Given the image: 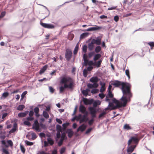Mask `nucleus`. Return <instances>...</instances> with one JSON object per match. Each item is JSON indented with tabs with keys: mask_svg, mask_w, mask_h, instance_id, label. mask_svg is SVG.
I'll return each instance as SVG.
<instances>
[{
	"mask_svg": "<svg viewBox=\"0 0 154 154\" xmlns=\"http://www.w3.org/2000/svg\"><path fill=\"white\" fill-rule=\"evenodd\" d=\"M112 84L116 87H119L122 86V90L123 95L120 100V107H124L126 106L128 100H130L132 97V94L131 91V85L127 82L116 81Z\"/></svg>",
	"mask_w": 154,
	"mask_h": 154,
	"instance_id": "1",
	"label": "nucleus"
},
{
	"mask_svg": "<svg viewBox=\"0 0 154 154\" xmlns=\"http://www.w3.org/2000/svg\"><path fill=\"white\" fill-rule=\"evenodd\" d=\"M60 83L63 84V86L60 87V92H63L66 88L70 89L73 88L74 82L73 79L70 76L64 75L60 78Z\"/></svg>",
	"mask_w": 154,
	"mask_h": 154,
	"instance_id": "2",
	"label": "nucleus"
},
{
	"mask_svg": "<svg viewBox=\"0 0 154 154\" xmlns=\"http://www.w3.org/2000/svg\"><path fill=\"white\" fill-rule=\"evenodd\" d=\"M102 61V60L101 59L100 60L97 62L94 61V62H93L92 60L89 61L88 60L87 63L86 65V64H85L84 65L85 66H86L88 65L90 66H93L97 68H99L100 67Z\"/></svg>",
	"mask_w": 154,
	"mask_h": 154,
	"instance_id": "3",
	"label": "nucleus"
},
{
	"mask_svg": "<svg viewBox=\"0 0 154 154\" xmlns=\"http://www.w3.org/2000/svg\"><path fill=\"white\" fill-rule=\"evenodd\" d=\"M47 142L45 141L44 142V146L46 147L48 146V144L51 146H52L54 143V140L51 137H48L47 139Z\"/></svg>",
	"mask_w": 154,
	"mask_h": 154,
	"instance_id": "4",
	"label": "nucleus"
},
{
	"mask_svg": "<svg viewBox=\"0 0 154 154\" xmlns=\"http://www.w3.org/2000/svg\"><path fill=\"white\" fill-rule=\"evenodd\" d=\"M8 145L6 144V141L5 140H3L1 141V143L5 146L6 148H8L9 146L12 147L13 146V143L12 141L11 140H8L7 141Z\"/></svg>",
	"mask_w": 154,
	"mask_h": 154,
	"instance_id": "5",
	"label": "nucleus"
},
{
	"mask_svg": "<svg viewBox=\"0 0 154 154\" xmlns=\"http://www.w3.org/2000/svg\"><path fill=\"white\" fill-rule=\"evenodd\" d=\"M72 54V51L69 49L66 50L65 53V58L67 61H69L71 58Z\"/></svg>",
	"mask_w": 154,
	"mask_h": 154,
	"instance_id": "6",
	"label": "nucleus"
},
{
	"mask_svg": "<svg viewBox=\"0 0 154 154\" xmlns=\"http://www.w3.org/2000/svg\"><path fill=\"white\" fill-rule=\"evenodd\" d=\"M41 25L43 27L48 29H54V25L49 23H43L42 22L40 23Z\"/></svg>",
	"mask_w": 154,
	"mask_h": 154,
	"instance_id": "7",
	"label": "nucleus"
},
{
	"mask_svg": "<svg viewBox=\"0 0 154 154\" xmlns=\"http://www.w3.org/2000/svg\"><path fill=\"white\" fill-rule=\"evenodd\" d=\"M138 141L139 140L137 137H131L128 142V146H130L132 142L134 143H137Z\"/></svg>",
	"mask_w": 154,
	"mask_h": 154,
	"instance_id": "8",
	"label": "nucleus"
},
{
	"mask_svg": "<svg viewBox=\"0 0 154 154\" xmlns=\"http://www.w3.org/2000/svg\"><path fill=\"white\" fill-rule=\"evenodd\" d=\"M114 95L112 93V91H108V94L106 95L105 100L106 102H109L110 100V99L113 98Z\"/></svg>",
	"mask_w": 154,
	"mask_h": 154,
	"instance_id": "9",
	"label": "nucleus"
},
{
	"mask_svg": "<svg viewBox=\"0 0 154 154\" xmlns=\"http://www.w3.org/2000/svg\"><path fill=\"white\" fill-rule=\"evenodd\" d=\"M136 146V145H132L127 147V151L128 154H130L134 151Z\"/></svg>",
	"mask_w": 154,
	"mask_h": 154,
	"instance_id": "10",
	"label": "nucleus"
},
{
	"mask_svg": "<svg viewBox=\"0 0 154 154\" xmlns=\"http://www.w3.org/2000/svg\"><path fill=\"white\" fill-rule=\"evenodd\" d=\"M83 101L85 105H87L91 104L93 103L94 100L92 99L90 100L86 98H83Z\"/></svg>",
	"mask_w": 154,
	"mask_h": 154,
	"instance_id": "11",
	"label": "nucleus"
},
{
	"mask_svg": "<svg viewBox=\"0 0 154 154\" xmlns=\"http://www.w3.org/2000/svg\"><path fill=\"white\" fill-rule=\"evenodd\" d=\"M33 128L37 131L39 129V125L37 120H35L33 126Z\"/></svg>",
	"mask_w": 154,
	"mask_h": 154,
	"instance_id": "12",
	"label": "nucleus"
},
{
	"mask_svg": "<svg viewBox=\"0 0 154 154\" xmlns=\"http://www.w3.org/2000/svg\"><path fill=\"white\" fill-rule=\"evenodd\" d=\"M95 27H90L87 29L85 31H95L100 29L102 28V27L100 26H97L95 25Z\"/></svg>",
	"mask_w": 154,
	"mask_h": 154,
	"instance_id": "13",
	"label": "nucleus"
},
{
	"mask_svg": "<svg viewBox=\"0 0 154 154\" xmlns=\"http://www.w3.org/2000/svg\"><path fill=\"white\" fill-rule=\"evenodd\" d=\"M79 111L82 113H87L86 111V109L84 106L82 105H81L79 107Z\"/></svg>",
	"mask_w": 154,
	"mask_h": 154,
	"instance_id": "14",
	"label": "nucleus"
},
{
	"mask_svg": "<svg viewBox=\"0 0 154 154\" xmlns=\"http://www.w3.org/2000/svg\"><path fill=\"white\" fill-rule=\"evenodd\" d=\"M95 42L94 41V39L91 42L89 43L88 45V47L89 50L92 51L94 48V44H95Z\"/></svg>",
	"mask_w": 154,
	"mask_h": 154,
	"instance_id": "15",
	"label": "nucleus"
},
{
	"mask_svg": "<svg viewBox=\"0 0 154 154\" xmlns=\"http://www.w3.org/2000/svg\"><path fill=\"white\" fill-rule=\"evenodd\" d=\"M86 128V126L84 124H83L80 126L77 130V132H78L79 131L83 132L85 130Z\"/></svg>",
	"mask_w": 154,
	"mask_h": 154,
	"instance_id": "16",
	"label": "nucleus"
},
{
	"mask_svg": "<svg viewBox=\"0 0 154 154\" xmlns=\"http://www.w3.org/2000/svg\"><path fill=\"white\" fill-rule=\"evenodd\" d=\"M93 84H92L89 83L87 85L88 87L89 88H97L98 86V84L97 83H93Z\"/></svg>",
	"mask_w": 154,
	"mask_h": 154,
	"instance_id": "17",
	"label": "nucleus"
},
{
	"mask_svg": "<svg viewBox=\"0 0 154 154\" xmlns=\"http://www.w3.org/2000/svg\"><path fill=\"white\" fill-rule=\"evenodd\" d=\"M99 79L97 77H93L90 79V81L92 83H97L98 82Z\"/></svg>",
	"mask_w": 154,
	"mask_h": 154,
	"instance_id": "18",
	"label": "nucleus"
},
{
	"mask_svg": "<svg viewBox=\"0 0 154 154\" xmlns=\"http://www.w3.org/2000/svg\"><path fill=\"white\" fill-rule=\"evenodd\" d=\"M66 132L68 134V137L70 138H71L73 135V132L71 129H67Z\"/></svg>",
	"mask_w": 154,
	"mask_h": 154,
	"instance_id": "19",
	"label": "nucleus"
},
{
	"mask_svg": "<svg viewBox=\"0 0 154 154\" xmlns=\"http://www.w3.org/2000/svg\"><path fill=\"white\" fill-rule=\"evenodd\" d=\"M34 111L35 113L36 117L37 118L38 117L40 116L39 114V110L38 108V107H35L34 109Z\"/></svg>",
	"mask_w": 154,
	"mask_h": 154,
	"instance_id": "20",
	"label": "nucleus"
},
{
	"mask_svg": "<svg viewBox=\"0 0 154 154\" xmlns=\"http://www.w3.org/2000/svg\"><path fill=\"white\" fill-rule=\"evenodd\" d=\"M28 111H26L24 112H20L19 113L18 115V116L19 118H22L26 116V115L28 114Z\"/></svg>",
	"mask_w": 154,
	"mask_h": 154,
	"instance_id": "21",
	"label": "nucleus"
},
{
	"mask_svg": "<svg viewBox=\"0 0 154 154\" xmlns=\"http://www.w3.org/2000/svg\"><path fill=\"white\" fill-rule=\"evenodd\" d=\"M48 67V65L46 64L42 68L39 72V73L41 75L47 69V68Z\"/></svg>",
	"mask_w": 154,
	"mask_h": 154,
	"instance_id": "22",
	"label": "nucleus"
},
{
	"mask_svg": "<svg viewBox=\"0 0 154 154\" xmlns=\"http://www.w3.org/2000/svg\"><path fill=\"white\" fill-rule=\"evenodd\" d=\"M108 102H109L108 107L110 108V109L111 110H113L116 108L117 107H116V106H114L112 103L110 102V101Z\"/></svg>",
	"mask_w": 154,
	"mask_h": 154,
	"instance_id": "23",
	"label": "nucleus"
},
{
	"mask_svg": "<svg viewBox=\"0 0 154 154\" xmlns=\"http://www.w3.org/2000/svg\"><path fill=\"white\" fill-rule=\"evenodd\" d=\"M100 84L101 85V87L100 90V91L101 92H103L106 89V88H105V83H102L101 82H100Z\"/></svg>",
	"mask_w": 154,
	"mask_h": 154,
	"instance_id": "24",
	"label": "nucleus"
},
{
	"mask_svg": "<svg viewBox=\"0 0 154 154\" xmlns=\"http://www.w3.org/2000/svg\"><path fill=\"white\" fill-rule=\"evenodd\" d=\"M89 110L90 112L91 115H93L96 114V112L95 109L93 107H90L89 108Z\"/></svg>",
	"mask_w": 154,
	"mask_h": 154,
	"instance_id": "25",
	"label": "nucleus"
},
{
	"mask_svg": "<svg viewBox=\"0 0 154 154\" xmlns=\"http://www.w3.org/2000/svg\"><path fill=\"white\" fill-rule=\"evenodd\" d=\"M101 55L99 54H95L93 58V60L95 62L99 60L101 57Z\"/></svg>",
	"mask_w": 154,
	"mask_h": 154,
	"instance_id": "26",
	"label": "nucleus"
},
{
	"mask_svg": "<svg viewBox=\"0 0 154 154\" xmlns=\"http://www.w3.org/2000/svg\"><path fill=\"white\" fill-rule=\"evenodd\" d=\"M17 125L16 124H14L13 128L9 131V134H11L17 130Z\"/></svg>",
	"mask_w": 154,
	"mask_h": 154,
	"instance_id": "27",
	"label": "nucleus"
},
{
	"mask_svg": "<svg viewBox=\"0 0 154 154\" xmlns=\"http://www.w3.org/2000/svg\"><path fill=\"white\" fill-rule=\"evenodd\" d=\"M112 102L116 104V107H120V101L117 100L116 98H114L112 100Z\"/></svg>",
	"mask_w": 154,
	"mask_h": 154,
	"instance_id": "28",
	"label": "nucleus"
},
{
	"mask_svg": "<svg viewBox=\"0 0 154 154\" xmlns=\"http://www.w3.org/2000/svg\"><path fill=\"white\" fill-rule=\"evenodd\" d=\"M89 34L88 32H84L82 33L80 35V38H83L87 37Z\"/></svg>",
	"mask_w": 154,
	"mask_h": 154,
	"instance_id": "29",
	"label": "nucleus"
},
{
	"mask_svg": "<svg viewBox=\"0 0 154 154\" xmlns=\"http://www.w3.org/2000/svg\"><path fill=\"white\" fill-rule=\"evenodd\" d=\"M101 104V102L99 100L95 101L93 103V106L94 107H96L97 105H99Z\"/></svg>",
	"mask_w": 154,
	"mask_h": 154,
	"instance_id": "30",
	"label": "nucleus"
},
{
	"mask_svg": "<svg viewBox=\"0 0 154 154\" xmlns=\"http://www.w3.org/2000/svg\"><path fill=\"white\" fill-rule=\"evenodd\" d=\"M25 107V106L24 105H20L18 106L17 108V109L18 110L22 111L24 109Z\"/></svg>",
	"mask_w": 154,
	"mask_h": 154,
	"instance_id": "31",
	"label": "nucleus"
},
{
	"mask_svg": "<svg viewBox=\"0 0 154 154\" xmlns=\"http://www.w3.org/2000/svg\"><path fill=\"white\" fill-rule=\"evenodd\" d=\"M83 59L84 61V65L85 64H86L87 63L88 61V60L87 59V57L85 54H84L83 56Z\"/></svg>",
	"mask_w": 154,
	"mask_h": 154,
	"instance_id": "32",
	"label": "nucleus"
},
{
	"mask_svg": "<svg viewBox=\"0 0 154 154\" xmlns=\"http://www.w3.org/2000/svg\"><path fill=\"white\" fill-rule=\"evenodd\" d=\"M2 151L5 154H9V152L8 150L6 149L4 147H2Z\"/></svg>",
	"mask_w": 154,
	"mask_h": 154,
	"instance_id": "33",
	"label": "nucleus"
},
{
	"mask_svg": "<svg viewBox=\"0 0 154 154\" xmlns=\"http://www.w3.org/2000/svg\"><path fill=\"white\" fill-rule=\"evenodd\" d=\"M43 116L46 119H48L49 117V116L48 113L46 111H43Z\"/></svg>",
	"mask_w": 154,
	"mask_h": 154,
	"instance_id": "34",
	"label": "nucleus"
},
{
	"mask_svg": "<svg viewBox=\"0 0 154 154\" xmlns=\"http://www.w3.org/2000/svg\"><path fill=\"white\" fill-rule=\"evenodd\" d=\"M32 138V140H34L37 137V136L36 134L35 133L32 132L31 134Z\"/></svg>",
	"mask_w": 154,
	"mask_h": 154,
	"instance_id": "35",
	"label": "nucleus"
},
{
	"mask_svg": "<svg viewBox=\"0 0 154 154\" xmlns=\"http://www.w3.org/2000/svg\"><path fill=\"white\" fill-rule=\"evenodd\" d=\"M101 50V48L100 46H97L95 49V51L96 53H98L100 52Z\"/></svg>",
	"mask_w": 154,
	"mask_h": 154,
	"instance_id": "36",
	"label": "nucleus"
},
{
	"mask_svg": "<svg viewBox=\"0 0 154 154\" xmlns=\"http://www.w3.org/2000/svg\"><path fill=\"white\" fill-rule=\"evenodd\" d=\"M124 128L125 129L127 130H129L131 129V128L130 126H129L127 124H125L124 125Z\"/></svg>",
	"mask_w": 154,
	"mask_h": 154,
	"instance_id": "37",
	"label": "nucleus"
},
{
	"mask_svg": "<svg viewBox=\"0 0 154 154\" xmlns=\"http://www.w3.org/2000/svg\"><path fill=\"white\" fill-rule=\"evenodd\" d=\"M79 48V47L77 45H76L75 48V49L74 50L73 53L75 55L77 54Z\"/></svg>",
	"mask_w": 154,
	"mask_h": 154,
	"instance_id": "38",
	"label": "nucleus"
},
{
	"mask_svg": "<svg viewBox=\"0 0 154 154\" xmlns=\"http://www.w3.org/2000/svg\"><path fill=\"white\" fill-rule=\"evenodd\" d=\"M56 128L57 131L59 132L62 131V127L61 126L59 125H56Z\"/></svg>",
	"mask_w": 154,
	"mask_h": 154,
	"instance_id": "39",
	"label": "nucleus"
},
{
	"mask_svg": "<svg viewBox=\"0 0 154 154\" xmlns=\"http://www.w3.org/2000/svg\"><path fill=\"white\" fill-rule=\"evenodd\" d=\"M106 113V112H103L99 115V118H100L102 117H103L105 115Z\"/></svg>",
	"mask_w": 154,
	"mask_h": 154,
	"instance_id": "40",
	"label": "nucleus"
},
{
	"mask_svg": "<svg viewBox=\"0 0 154 154\" xmlns=\"http://www.w3.org/2000/svg\"><path fill=\"white\" fill-rule=\"evenodd\" d=\"M25 143L27 146H32L33 144V143L32 142H29L27 140H26Z\"/></svg>",
	"mask_w": 154,
	"mask_h": 154,
	"instance_id": "41",
	"label": "nucleus"
},
{
	"mask_svg": "<svg viewBox=\"0 0 154 154\" xmlns=\"http://www.w3.org/2000/svg\"><path fill=\"white\" fill-rule=\"evenodd\" d=\"M27 91H25L23 92L21 95V100H23L25 96L27 94Z\"/></svg>",
	"mask_w": 154,
	"mask_h": 154,
	"instance_id": "42",
	"label": "nucleus"
},
{
	"mask_svg": "<svg viewBox=\"0 0 154 154\" xmlns=\"http://www.w3.org/2000/svg\"><path fill=\"white\" fill-rule=\"evenodd\" d=\"M9 95V93L8 92H4L2 94V97L5 98Z\"/></svg>",
	"mask_w": 154,
	"mask_h": 154,
	"instance_id": "43",
	"label": "nucleus"
},
{
	"mask_svg": "<svg viewBox=\"0 0 154 154\" xmlns=\"http://www.w3.org/2000/svg\"><path fill=\"white\" fill-rule=\"evenodd\" d=\"M94 54V51L89 52L88 54V57L89 58H91Z\"/></svg>",
	"mask_w": 154,
	"mask_h": 154,
	"instance_id": "44",
	"label": "nucleus"
},
{
	"mask_svg": "<svg viewBox=\"0 0 154 154\" xmlns=\"http://www.w3.org/2000/svg\"><path fill=\"white\" fill-rule=\"evenodd\" d=\"M147 44L150 46L151 49H152L154 47V42H150L147 43Z\"/></svg>",
	"mask_w": 154,
	"mask_h": 154,
	"instance_id": "45",
	"label": "nucleus"
},
{
	"mask_svg": "<svg viewBox=\"0 0 154 154\" xmlns=\"http://www.w3.org/2000/svg\"><path fill=\"white\" fill-rule=\"evenodd\" d=\"M125 74L128 77V79H130V75L129 71L128 69H126L125 71Z\"/></svg>",
	"mask_w": 154,
	"mask_h": 154,
	"instance_id": "46",
	"label": "nucleus"
},
{
	"mask_svg": "<svg viewBox=\"0 0 154 154\" xmlns=\"http://www.w3.org/2000/svg\"><path fill=\"white\" fill-rule=\"evenodd\" d=\"M83 75L85 77H86L88 75V71L86 69H84L83 71Z\"/></svg>",
	"mask_w": 154,
	"mask_h": 154,
	"instance_id": "47",
	"label": "nucleus"
},
{
	"mask_svg": "<svg viewBox=\"0 0 154 154\" xmlns=\"http://www.w3.org/2000/svg\"><path fill=\"white\" fill-rule=\"evenodd\" d=\"M20 149H21V151L22 152L24 153L25 152V149L24 147V146L23 145H20Z\"/></svg>",
	"mask_w": 154,
	"mask_h": 154,
	"instance_id": "48",
	"label": "nucleus"
},
{
	"mask_svg": "<svg viewBox=\"0 0 154 154\" xmlns=\"http://www.w3.org/2000/svg\"><path fill=\"white\" fill-rule=\"evenodd\" d=\"M99 96L101 99H103L105 97V95L103 93H100L98 95Z\"/></svg>",
	"mask_w": 154,
	"mask_h": 154,
	"instance_id": "49",
	"label": "nucleus"
},
{
	"mask_svg": "<svg viewBox=\"0 0 154 154\" xmlns=\"http://www.w3.org/2000/svg\"><path fill=\"white\" fill-rule=\"evenodd\" d=\"M69 123H64L62 125V126L64 129H65L69 125Z\"/></svg>",
	"mask_w": 154,
	"mask_h": 154,
	"instance_id": "50",
	"label": "nucleus"
},
{
	"mask_svg": "<svg viewBox=\"0 0 154 154\" xmlns=\"http://www.w3.org/2000/svg\"><path fill=\"white\" fill-rule=\"evenodd\" d=\"M101 39H96V40H95L94 39V41L95 42V43L98 45H99L100 44L101 42Z\"/></svg>",
	"mask_w": 154,
	"mask_h": 154,
	"instance_id": "51",
	"label": "nucleus"
},
{
	"mask_svg": "<svg viewBox=\"0 0 154 154\" xmlns=\"http://www.w3.org/2000/svg\"><path fill=\"white\" fill-rule=\"evenodd\" d=\"M98 90L97 89H94L91 91V93L92 94H94L97 93Z\"/></svg>",
	"mask_w": 154,
	"mask_h": 154,
	"instance_id": "52",
	"label": "nucleus"
},
{
	"mask_svg": "<svg viewBox=\"0 0 154 154\" xmlns=\"http://www.w3.org/2000/svg\"><path fill=\"white\" fill-rule=\"evenodd\" d=\"M87 46L86 45H84L83 46L82 48V51H83L85 53H86L87 52Z\"/></svg>",
	"mask_w": 154,
	"mask_h": 154,
	"instance_id": "53",
	"label": "nucleus"
},
{
	"mask_svg": "<svg viewBox=\"0 0 154 154\" xmlns=\"http://www.w3.org/2000/svg\"><path fill=\"white\" fill-rule=\"evenodd\" d=\"M66 150V148L65 147L62 148L60 150V154H63L65 152Z\"/></svg>",
	"mask_w": 154,
	"mask_h": 154,
	"instance_id": "54",
	"label": "nucleus"
},
{
	"mask_svg": "<svg viewBox=\"0 0 154 154\" xmlns=\"http://www.w3.org/2000/svg\"><path fill=\"white\" fill-rule=\"evenodd\" d=\"M34 118L33 117H28L26 118V119L29 121H32L34 120Z\"/></svg>",
	"mask_w": 154,
	"mask_h": 154,
	"instance_id": "55",
	"label": "nucleus"
},
{
	"mask_svg": "<svg viewBox=\"0 0 154 154\" xmlns=\"http://www.w3.org/2000/svg\"><path fill=\"white\" fill-rule=\"evenodd\" d=\"M82 94L86 97L88 95V93L85 90L82 91Z\"/></svg>",
	"mask_w": 154,
	"mask_h": 154,
	"instance_id": "56",
	"label": "nucleus"
},
{
	"mask_svg": "<svg viewBox=\"0 0 154 154\" xmlns=\"http://www.w3.org/2000/svg\"><path fill=\"white\" fill-rule=\"evenodd\" d=\"M74 36V35L72 33H69L68 35V37L69 38H73Z\"/></svg>",
	"mask_w": 154,
	"mask_h": 154,
	"instance_id": "57",
	"label": "nucleus"
},
{
	"mask_svg": "<svg viewBox=\"0 0 154 154\" xmlns=\"http://www.w3.org/2000/svg\"><path fill=\"white\" fill-rule=\"evenodd\" d=\"M63 140H63V139H60V140L58 143V145L59 146H60L62 144Z\"/></svg>",
	"mask_w": 154,
	"mask_h": 154,
	"instance_id": "58",
	"label": "nucleus"
},
{
	"mask_svg": "<svg viewBox=\"0 0 154 154\" xmlns=\"http://www.w3.org/2000/svg\"><path fill=\"white\" fill-rule=\"evenodd\" d=\"M34 115V112L32 110H31L30 111L29 115L30 117H32Z\"/></svg>",
	"mask_w": 154,
	"mask_h": 154,
	"instance_id": "59",
	"label": "nucleus"
},
{
	"mask_svg": "<svg viewBox=\"0 0 154 154\" xmlns=\"http://www.w3.org/2000/svg\"><path fill=\"white\" fill-rule=\"evenodd\" d=\"M6 14V12L5 11H2L1 13V14L0 15V17L3 18V17L5 16V15Z\"/></svg>",
	"mask_w": 154,
	"mask_h": 154,
	"instance_id": "60",
	"label": "nucleus"
},
{
	"mask_svg": "<svg viewBox=\"0 0 154 154\" xmlns=\"http://www.w3.org/2000/svg\"><path fill=\"white\" fill-rule=\"evenodd\" d=\"M93 67L92 66H89L87 68V69H86L88 71H91L93 69Z\"/></svg>",
	"mask_w": 154,
	"mask_h": 154,
	"instance_id": "61",
	"label": "nucleus"
},
{
	"mask_svg": "<svg viewBox=\"0 0 154 154\" xmlns=\"http://www.w3.org/2000/svg\"><path fill=\"white\" fill-rule=\"evenodd\" d=\"M24 124L29 126L31 124L30 123L28 120L25 121L24 122Z\"/></svg>",
	"mask_w": 154,
	"mask_h": 154,
	"instance_id": "62",
	"label": "nucleus"
},
{
	"mask_svg": "<svg viewBox=\"0 0 154 154\" xmlns=\"http://www.w3.org/2000/svg\"><path fill=\"white\" fill-rule=\"evenodd\" d=\"M82 117V115L81 114H79L77 116H76V120L77 121H78L79 120H80Z\"/></svg>",
	"mask_w": 154,
	"mask_h": 154,
	"instance_id": "63",
	"label": "nucleus"
},
{
	"mask_svg": "<svg viewBox=\"0 0 154 154\" xmlns=\"http://www.w3.org/2000/svg\"><path fill=\"white\" fill-rule=\"evenodd\" d=\"M82 119H83L84 120H86V122L88 119V118H87V115H83V117Z\"/></svg>",
	"mask_w": 154,
	"mask_h": 154,
	"instance_id": "64",
	"label": "nucleus"
}]
</instances>
